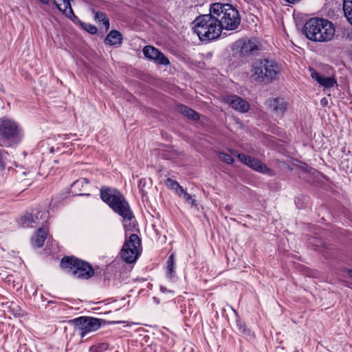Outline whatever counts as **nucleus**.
<instances>
[{
    "label": "nucleus",
    "instance_id": "obj_1",
    "mask_svg": "<svg viewBox=\"0 0 352 352\" xmlns=\"http://www.w3.org/2000/svg\"><path fill=\"white\" fill-rule=\"evenodd\" d=\"M303 30L307 38L315 42L331 41L336 33L333 23L325 19L312 18L304 25Z\"/></svg>",
    "mask_w": 352,
    "mask_h": 352
},
{
    "label": "nucleus",
    "instance_id": "obj_2",
    "mask_svg": "<svg viewBox=\"0 0 352 352\" xmlns=\"http://www.w3.org/2000/svg\"><path fill=\"white\" fill-rule=\"evenodd\" d=\"M210 12L217 18L221 30H234L241 23L239 11L231 4L214 3L210 6Z\"/></svg>",
    "mask_w": 352,
    "mask_h": 352
},
{
    "label": "nucleus",
    "instance_id": "obj_3",
    "mask_svg": "<svg viewBox=\"0 0 352 352\" xmlns=\"http://www.w3.org/2000/svg\"><path fill=\"white\" fill-rule=\"evenodd\" d=\"M194 32L201 41H211L217 38L221 33V28L213 13L203 14L194 21Z\"/></svg>",
    "mask_w": 352,
    "mask_h": 352
},
{
    "label": "nucleus",
    "instance_id": "obj_4",
    "mask_svg": "<svg viewBox=\"0 0 352 352\" xmlns=\"http://www.w3.org/2000/svg\"><path fill=\"white\" fill-rule=\"evenodd\" d=\"M100 197L124 220L130 221L134 217L129 204L124 196L116 189L107 187L102 188L100 189Z\"/></svg>",
    "mask_w": 352,
    "mask_h": 352
},
{
    "label": "nucleus",
    "instance_id": "obj_5",
    "mask_svg": "<svg viewBox=\"0 0 352 352\" xmlns=\"http://www.w3.org/2000/svg\"><path fill=\"white\" fill-rule=\"evenodd\" d=\"M250 73L254 80L269 83L278 78L280 68L274 60L265 58L254 61Z\"/></svg>",
    "mask_w": 352,
    "mask_h": 352
},
{
    "label": "nucleus",
    "instance_id": "obj_6",
    "mask_svg": "<svg viewBox=\"0 0 352 352\" xmlns=\"http://www.w3.org/2000/svg\"><path fill=\"white\" fill-rule=\"evenodd\" d=\"M61 267L76 278L88 279L94 274V270L87 262L73 256H65L60 261Z\"/></svg>",
    "mask_w": 352,
    "mask_h": 352
},
{
    "label": "nucleus",
    "instance_id": "obj_7",
    "mask_svg": "<svg viewBox=\"0 0 352 352\" xmlns=\"http://www.w3.org/2000/svg\"><path fill=\"white\" fill-rule=\"evenodd\" d=\"M20 130L14 120L2 118L0 119V146H11L19 142Z\"/></svg>",
    "mask_w": 352,
    "mask_h": 352
},
{
    "label": "nucleus",
    "instance_id": "obj_8",
    "mask_svg": "<svg viewBox=\"0 0 352 352\" xmlns=\"http://www.w3.org/2000/svg\"><path fill=\"white\" fill-rule=\"evenodd\" d=\"M103 320L88 316H80L72 320L69 322L74 325V331L84 338L87 334L97 331L100 327Z\"/></svg>",
    "mask_w": 352,
    "mask_h": 352
},
{
    "label": "nucleus",
    "instance_id": "obj_9",
    "mask_svg": "<svg viewBox=\"0 0 352 352\" xmlns=\"http://www.w3.org/2000/svg\"><path fill=\"white\" fill-rule=\"evenodd\" d=\"M140 245V240L135 234H131L129 239L126 240L121 250V256L122 259L131 263L136 261L138 257V248Z\"/></svg>",
    "mask_w": 352,
    "mask_h": 352
},
{
    "label": "nucleus",
    "instance_id": "obj_10",
    "mask_svg": "<svg viewBox=\"0 0 352 352\" xmlns=\"http://www.w3.org/2000/svg\"><path fill=\"white\" fill-rule=\"evenodd\" d=\"M48 219V212L45 210H38L36 212L28 213L22 217V224L23 226L34 227L37 225L43 224L47 222Z\"/></svg>",
    "mask_w": 352,
    "mask_h": 352
},
{
    "label": "nucleus",
    "instance_id": "obj_11",
    "mask_svg": "<svg viewBox=\"0 0 352 352\" xmlns=\"http://www.w3.org/2000/svg\"><path fill=\"white\" fill-rule=\"evenodd\" d=\"M142 51L145 57L148 59L153 60L156 63L163 65H168L170 64L168 59L164 55V54L153 46L146 45L143 48Z\"/></svg>",
    "mask_w": 352,
    "mask_h": 352
},
{
    "label": "nucleus",
    "instance_id": "obj_12",
    "mask_svg": "<svg viewBox=\"0 0 352 352\" xmlns=\"http://www.w3.org/2000/svg\"><path fill=\"white\" fill-rule=\"evenodd\" d=\"M237 157L242 163L258 172L265 173L269 171V168L267 166L256 158L243 153L237 154Z\"/></svg>",
    "mask_w": 352,
    "mask_h": 352
},
{
    "label": "nucleus",
    "instance_id": "obj_13",
    "mask_svg": "<svg viewBox=\"0 0 352 352\" xmlns=\"http://www.w3.org/2000/svg\"><path fill=\"white\" fill-rule=\"evenodd\" d=\"M267 103L270 111L278 117H282L287 109V102L281 98L270 99Z\"/></svg>",
    "mask_w": 352,
    "mask_h": 352
},
{
    "label": "nucleus",
    "instance_id": "obj_14",
    "mask_svg": "<svg viewBox=\"0 0 352 352\" xmlns=\"http://www.w3.org/2000/svg\"><path fill=\"white\" fill-rule=\"evenodd\" d=\"M225 100L234 109L239 112L245 113L250 109L249 103L238 96L233 95L228 96L226 98Z\"/></svg>",
    "mask_w": 352,
    "mask_h": 352
},
{
    "label": "nucleus",
    "instance_id": "obj_15",
    "mask_svg": "<svg viewBox=\"0 0 352 352\" xmlns=\"http://www.w3.org/2000/svg\"><path fill=\"white\" fill-rule=\"evenodd\" d=\"M311 76L316 80L324 89H329L334 85H337L336 79L330 76H324V75L311 69Z\"/></svg>",
    "mask_w": 352,
    "mask_h": 352
},
{
    "label": "nucleus",
    "instance_id": "obj_16",
    "mask_svg": "<svg viewBox=\"0 0 352 352\" xmlns=\"http://www.w3.org/2000/svg\"><path fill=\"white\" fill-rule=\"evenodd\" d=\"M259 50L260 46L255 40H248L240 45L239 54L241 56H247Z\"/></svg>",
    "mask_w": 352,
    "mask_h": 352
},
{
    "label": "nucleus",
    "instance_id": "obj_17",
    "mask_svg": "<svg viewBox=\"0 0 352 352\" xmlns=\"http://www.w3.org/2000/svg\"><path fill=\"white\" fill-rule=\"evenodd\" d=\"M71 0H62L63 7L60 4L57 3L56 0H53L54 3L56 6L57 8L68 19H72L76 18L70 3Z\"/></svg>",
    "mask_w": 352,
    "mask_h": 352
},
{
    "label": "nucleus",
    "instance_id": "obj_18",
    "mask_svg": "<svg viewBox=\"0 0 352 352\" xmlns=\"http://www.w3.org/2000/svg\"><path fill=\"white\" fill-rule=\"evenodd\" d=\"M122 41V34L117 30H111L106 36L104 43L109 45H120Z\"/></svg>",
    "mask_w": 352,
    "mask_h": 352
},
{
    "label": "nucleus",
    "instance_id": "obj_19",
    "mask_svg": "<svg viewBox=\"0 0 352 352\" xmlns=\"http://www.w3.org/2000/svg\"><path fill=\"white\" fill-rule=\"evenodd\" d=\"M88 185V181L85 178L74 182L72 185V192L77 195H88L89 194L83 192V188H86Z\"/></svg>",
    "mask_w": 352,
    "mask_h": 352
},
{
    "label": "nucleus",
    "instance_id": "obj_20",
    "mask_svg": "<svg viewBox=\"0 0 352 352\" xmlns=\"http://www.w3.org/2000/svg\"><path fill=\"white\" fill-rule=\"evenodd\" d=\"M47 230L45 228L38 229L36 235L32 239V243L33 245L41 248L43 245L44 242L46 239Z\"/></svg>",
    "mask_w": 352,
    "mask_h": 352
},
{
    "label": "nucleus",
    "instance_id": "obj_21",
    "mask_svg": "<svg viewBox=\"0 0 352 352\" xmlns=\"http://www.w3.org/2000/svg\"><path fill=\"white\" fill-rule=\"evenodd\" d=\"M176 109L179 113L193 120H197L199 118V114L195 111L185 105L178 104Z\"/></svg>",
    "mask_w": 352,
    "mask_h": 352
},
{
    "label": "nucleus",
    "instance_id": "obj_22",
    "mask_svg": "<svg viewBox=\"0 0 352 352\" xmlns=\"http://www.w3.org/2000/svg\"><path fill=\"white\" fill-rule=\"evenodd\" d=\"M176 109L179 113L193 120H197L199 118V114L195 111L185 105L178 104Z\"/></svg>",
    "mask_w": 352,
    "mask_h": 352
},
{
    "label": "nucleus",
    "instance_id": "obj_23",
    "mask_svg": "<svg viewBox=\"0 0 352 352\" xmlns=\"http://www.w3.org/2000/svg\"><path fill=\"white\" fill-rule=\"evenodd\" d=\"M343 11L346 19L352 25V0H344Z\"/></svg>",
    "mask_w": 352,
    "mask_h": 352
},
{
    "label": "nucleus",
    "instance_id": "obj_24",
    "mask_svg": "<svg viewBox=\"0 0 352 352\" xmlns=\"http://www.w3.org/2000/svg\"><path fill=\"white\" fill-rule=\"evenodd\" d=\"M179 197L182 198L185 202L191 206H196V200L192 195L188 194L186 190L183 188L182 190L177 195Z\"/></svg>",
    "mask_w": 352,
    "mask_h": 352
},
{
    "label": "nucleus",
    "instance_id": "obj_25",
    "mask_svg": "<svg viewBox=\"0 0 352 352\" xmlns=\"http://www.w3.org/2000/svg\"><path fill=\"white\" fill-rule=\"evenodd\" d=\"M166 265L167 276L168 278L171 279L175 274V258L173 254L169 256Z\"/></svg>",
    "mask_w": 352,
    "mask_h": 352
},
{
    "label": "nucleus",
    "instance_id": "obj_26",
    "mask_svg": "<svg viewBox=\"0 0 352 352\" xmlns=\"http://www.w3.org/2000/svg\"><path fill=\"white\" fill-rule=\"evenodd\" d=\"M235 315L237 317L236 320V327L239 331V333H242L244 336L250 335V330L246 328V324L244 322H243L240 318H239L238 314L236 311H234Z\"/></svg>",
    "mask_w": 352,
    "mask_h": 352
},
{
    "label": "nucleus",
    "instance_id": "obj_27",
    "mask_svg": "<svg viewBox=\"0 0 352 352\" xmlns=\"http://www.w3.org/2000/svg\"><path fill=\"white\" fill-rule=\"evenodd\" d=\"M165 184L166 186L172 189L175 191V192L178 195V193L182 190L183 187L179 185V184L170 178H168L165 181Z\"/></svg>",
    "mask_w": 352,
    "mask_h": 352
},
{
    "label": "nucleus",
    "instance_id": "obj_28",
    "mask_svg": "<svg viewBox=\"0 0 352 352\" xmlns=\"http://www.w3.org/2000/svg\"><path fill=\"white\" fill-rule=\"evenodd\" d=\"M95 19L98 20L99 22H102L104 25L106 30L109 28V21L106 14L102 12H95Z\"/></svg>",
    "mask_w": 352,
    "mask_h": 352
},
{
    "label": "nucleus",
    "instance_id": "obj_29",
    "mask_svg": "<svg viewBox=\"0 0 352 352\" xmlns=\"http://www.w3.org/2000/svg\"><path fill=\"white\" fill-rule=\"evenodd\" d=\"M218 156H219V158L221 161H223L228 164H231L234 162V159L232 158V157L228 153H226L223 152H219L218 153Z\"/></svg>",
    "mask_w": 352,
    "mask_h": 352
},
{
    "label": "nucleus",
    "instance_id": "obj_30",
    "mask_svg": "<svg viewBox=\"0 0 352 352\" xmlns=\"http://www.w3.org/2000/svg\"><path fill=\"white\" fill-rule=\"evenodd\" d=\"M8 153L5 150H0V170H3L6 166V162L8 160Z\"/></svg>",
    "mask_w": 352,
    "mask_h": 352
},
{
    "label": "nucleus",
    "instance_id": "obj_31",
    "mask_svg": "<svg viewBox=\"0 0 352 352\" xmlns=\"http://www.w3.org/2000/svg\"><path fill=\"white\" fill-rule=\"evenodd\" d=\"M83 28L84 29L88 32L89 33L91 34H94L97 32V28L96 26L91 25V24H89V23H85L83 25Z\"/></svg>",
    "mask_w": 352,
    "mask_h": 352
},
{
    "label": "nucleus",
    "instance_id": "obj_32",
    "mask_svg": "<svg viewBox=\"0 0 352 352\" xmlns=\"http://www.w3.org/2000/svg\"><path fill=\"white\" fill-rule=\"evenodd\" d=\"M146 184V182L144 179H141L138 182V188H139L140 190L141 191L142 195H144V188L145 187Z\"/></svg>",
    "mask_w": 352,
    "mask_h": 352
},
{
    "label": "nucleus",
    "instance_id": "obj_33",
    "mask_svg": "<svg viewBox=\"0 0 352 352\" xmlns=\"http://www.w3.org/2000/svg\"><path fill=\"white\" fill-rule=\"evenodd\" d=\"M40 2H41L43 4H48L50 0H38Z\"/></svg>",
    "mask_w": 352,
    "mask_h": 352
},
{
    "label": "nucleus",
    "instance_id": "obj_34",
    "mask_svg": "<svg viewBox=\"0 0 352 352\" xmlns=\"http://www.w3.org/2000/svg\"><path fill=\"white\" fill-rule=\"evenodd\" d=\"M285 1L289 3H294L299 1L300 0H285Z\"/></svg>",
    "mask_w": 352,
    "mask_h": 352
},
{
    "label": "nucleus",
    "instance_id": "obj_35",
    "mask_svg": "<svg viewBox=\"0 0 352 352\" xmlns=\"http://www.w3.org/2000/svg\"><path fill=\"white\" fill-rule=\"evenodd\" d=\"M347 272H348V274L349 275V276L351 278H352V269L348 270Z\"/></svg>",
    "mask_w": 352,
    "mask_h": 352
},
{
    "label": "nucleus",
    "instance_id": "obj_36",
    "mask_svg": "<svg viewBox=\"0 0 352 352\" xmlns=\"http://www.w3.org/2000/svg\"><path fill=\"white\" fill-rule=\"evenodd\" d=\"M226 209H228V210H229V209L230 208V207L229 206H227L226 207Z\"/></svg>",
    "mask_w": 352,
    "mask_h": 352
},
{
    "label": "nucleus",
    "instance_id": "obj_37",
    "mask_svg": "<svg viewBox=\"0 0 352 352\" xmlns=\"http://www.w3.org/2000/svg\"><path fill=\"white\" fill-rule=\"evenodd\" d=\"M232 155H236V152H234V151H232Z\"/></svg>",
    "mask_w": 352,
    "mask_h": 352
},
{
    "label": "nucleus",
    "instance_id": "obj_38",
    "mask_svg": "<svg viewBox=\"0 0 352 352\" xmlns=\"http://www.w3.org/2000/svg\"><path fill=\"white\" fill-rule=\"evenodd\" d=\"M324 99L321 100V102L323 103H325V101H324Z\"/></svg>",
    "mask_w": 352,
    "mask_h": 352
},
{
    "label": "nucleus",
    "instance_id": "obj_39",
    "mask_svg": "<svg viewBox=\"0 0 352 352\" xmlns=\"http://www.w3.org/2000/svg\"><path fill=\"white\" fill-rule=\"evenodd\" d=\"M324 99L321 100V102L323 103H325V101H324Z\"/></svg>",
    "mask_w": 352,
    "mask_h": 352
}]
</instances>
